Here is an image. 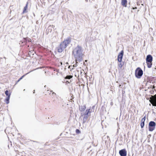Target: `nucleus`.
<instances>
[{
	"label": "nucleus",
	"mask_w": 156,
	"mask_h": 156,
	"mask_svg": "<svg viewBox=\"0 0 156 156\" xmlns=\"http://www.w3.org/2000/svg\"><path fill=\"white\" fill-rule=\"evenodd\" d=\"M78 62H76V63L75 64H74L73 65V67H76L77 66V63Z\"/></svg>",
	"instance_id": "obj_20"
},
{
	"label": "nucleus",
	"mask_w": 156,
	"mask_h": 156,
	"mask_svg": "<svg viewBox=\"0 0 156 156\" xmlns=\"http://www.w3.org/2000/svg\"><path fill=\"white\" fill-rule=\"evenodd\" d=\"M90 109H87L86 110L85 113H81V116L83 117V123H84L87 119L88 114L90 112Z\"/></svg>",
	"instance_id": "obj_4"
},
{
	"label": "nucleus",
	"mask_w": 156,
	"mask_h": 156,
	"mask_svg": "<svg viewBox=\"0 0 156 156\" xmlns=\"http://www.w3.org/2000/svg\"><path fill=\"white\" fill-rule=\"evenodd\" d=\"M150 101L153 106H156V94L150 98Z\"/></svg>",
	"instance_id": "obj_6"
},
{
	"label": "nucleus",
	"mask_w": 156,
	"mask_h": 156,
	"mask_svg": "<svg viewBox=\"0 0 156 156\" xmlns=\"http://www.w3.org/2000/svg\"><path fill=\"white\" fill-rule=\"evenodd\" d=\"M156 123L154 121H151L149 123V131H152L155 127Z\"/></svg>",
	"instance_id": "obj_5"
},
{
	"label": "nucleus",
	"mask_w": 156,
	"mask_h": 156,
	"mask_svg": "<svg viewBox=\"0 0 156 156\" xmlns=\"http://www.w3.org/2000/svg\"><path fill=\"white\" fill-rule=\"evenodd\" d=\"M71 41L70 39L68 38L61 43L60 46L58 48V51L61 52L64 50L68 45L69 44Z\"/></svg>",
	"instance_id": "obj_2"
},
{
	"label": "nucleus",
	"mask_w": 156,
	"mask_h": 156,
	"mask_svg": "<svg viewBox=\"0 0 156 156\" xmlns=\"http://www.w3.org/2000/svg\"><path fill=\"white\" fill-rule=\"evenodd\" d=\"M120 62V63H118V66L119 67L121 68L122 66L123 65L121 63V62Z\"/></svg>",
	"instance_id": "obj_18"
},
{
	"label": "nucleus",
	"mask_w": 156,
	"mask_h": 156,
	"mask_svg": "<svg viewBox=\"0 0 156 156\" xmlns=\"http://www.w3.org/2000/svg\"><path fill=\"white\" fill-rule=\"evenodd\" d=\"M136 8H136V7H135V8H134V7H133V9H136Z\"/></svg>",
	"instance_id": "obj_23"
},
{
	"label": "nucleus",
	"mask_w": 156,
	"mask_h": 156,
	"mask_svg": "<svg viewBox=\"0 0 156 156\" xmlns=\"http://www.w3.org/2000/svg\"><path fill=\"white\" fill-rule=\"evenodd\" d=\"M83 51L82 47L79 45L73 49L72 52L73 55L76 59V62H77V61L80 62L82 60L83 55Z\"/></svg>",
	"instance_id": "obj_1"
},
{
	"label": "nucleus",
	"mask_w": 156,
	"mask_h": 156,
	"mask_svg": "<svg viewBox=\"0 0 156 156\" xmlns=\"http://www.w3.org/2000/svg\"><path fill=\"white\" fill-rule=\"evenodd\" d=\"M61 64L62 65V62H61Z\"/></svg>",
	"instance_id": "obj_28"
},
{
	"label": "nucleus",
	"mask_w": 156,
	"mask_h": 156,
	"mask_svg": "<svg viewBox=\"0 0 156 156\" xmlns=\"http://www.w3.org/2000/svg\"><path fill=\"white\" fill-rule=\"evenodd\" d=\"M152 57L151 55H148L147 56L146 58V62H152Z\"/></svg>",
	"instance_id": "obj_10"
},
{
	"label": "nucleus",
	"mask_w": 156,
	"mask_h": 156,
	"mask_svg": "<svg viewBox=\"0 0 156 156\" xmlns=\"http://www.w3.org/2000/svg\"><path fill=\"white\" fill-rule=\"evenodd\" d=\"M34 52L33 51V52H32V54H33V55H34Z\"/></svg>",
	"instance_id": "obj_24"
},
{
	"label": "nucleus",
	"mask_w": 156,
	"mask_h": 156,
	"mask_svg": "<svg viewBox=\"0 0 156 156\" xmlns=\"http://www.w3.org/2000/svg\"><path fill=\"white\" fill-rule=\"evenodd\" d=\"M119 154L121 156H126L127 152L126 150L123 149L119 151Z\"/></svg>",
	"instance_id": "obj_9"
},
{
	"label": "nucleus",
	"mask_w": 156,
	"mask_h": 156,
	"mask_svg": "<svg viewBox=\"0 0 156 156\" xmlns=\"http://www.w3.org/2000/svg\"><path fill=\"white\" fill-rule=\"evenodd\" d=\"M5 94L6 95V96H9V92H8V90H7L5 91Z\"/></svg>",
	"instance_id": "obj_19"
},
{
	"label": "nucleus",
	"mask_w": 156,
	"mask_h": 156,
	"mask_svg": "<svg viewBox=\"0 0 156 156\" xmlns=\"http://www.w3.org/2000/svg\"><path fill=\"white\" fill-rule=\"evenodd\" d=\"M87 60H86L85 61V62H87Z\"/></svg>",
	"instance_id": "obj_26"
},
{
	"label": "nucleus",
	"mask_w": 156,
	"mask_h": 156,
	"mask_svg": "<svg viewBox=\"0 0 156 156\" xmlns=\"http://www.w3.org/2000/svg\"><path fill=\"white\" fill-rule=\"evenodd\" d=\"M121 4L122 5L126 7L127 5V0H122Z\"/></svg>",
	"instance_id": "obj_12"
},
{
	"label": "nucleus",
	"mask_w": 156,
	"mask_h": 156,
	"mask_svg": "<svg viewBox=\"0 0 156 156\" xmlns=\"http://www.w3.org/2000/svg\"><path fill=\"white\" fill-rule=\"evenodd\" d=\"M83 65H85V62H84L83 63Z\"/></svg>",
	"instance_id": "obj_25"
},
{
	"label": "nucleus",
	"mask_w": 156,
	"mask_h": 156,
	"mask_svg": "<svg viewBox=\"0 0 156 156\" xmlns=\"http://www.w3.org/2000/svg\"><path fill=\"white\" fill-rule=\"evenodd\" d=\"M76 131L77 133H79L80 132L79 130L78 129H76Z\"/></svg>",
	"instance_id": "obj_22"
},
{
	"label": "nucleus",
	"mask_w": 156,
	"mask_h": 156,
	"mask_svg": "<svg viewBox=\"0 0 156 156\" xmlns=\"http://www.w3.org/2000/svg\"><path fill=\"white\" fill-rule=\"evenodd\" d=\"M54 26L53 25H50L47 28L46 30V33L47 34H49L52 31V29L54 28Z\"/></svg>",
	"instance_id": "obj_8"
},
{
	"label": "nucleus",
	"mask_w": 156,
	"mask_h": 156,
	"mask_svg": "<svg viewBox=\"0 0 156 156\" xmlns=\"http://www.w3.org/2000/svg\"><path fill=\"white\" fill-rule=\"evenodd\" d=\"M86 108V107L85 106H81L80 107V111L82 112L83 111L85 110Z\"/></svg>",
	"instance_id": "obj_14"
},
{
	"label": "nucleus",
	"mask_w": 156,
	"mask_h": 156,
	"mask_svg": "<svg viewBox=\"0 0 156 156\" xmlns=\"http://www.w3.org/2000/svg\"><path fill=\"white\" fill-rule=\"evenodd\" d=\"M146 119L145 116H144L143 118L141 120V123L140 124V126H141V128H143L144 126V121Z\"/></svg>",
	"instance_id": "obj_11"
},
{
	"label": "nucleus",
	"mask_w": 156,
	"mask_h": 156,
	"mask_svg": "<svg viewBox=\"0 0 156 156\" xmlns=\"http://www.w3.org/2000/svg\"><path fill=\"white\" fill-rule=\"evenodd\" d=\"M147 67L149 68H150L151 66L152 65V62H147Z\"/></svg>",
	"instance_id": "obj_15"
},
{
	"label": "nucleus",
	"mask_w": 156,
	"mask_h": 156,
	"mask_svg": "<svg viewBox=\"0 0 156 156\" xmlns=\"http://www.w3.org/2000/svg\"><path fill=\"white\" fill-rule=\"evenodd\" d=\"M24 76H22V77H21V78L18 80L17 82H19L22 79V78H23V77L24 76Z\"/></svg>",
	"instance_id": "obj_21"
},
{
	"label": "nucleus",
	"mask_w": 156,
	"mask_h": 156,
	"mask_svg": "<svg viewBox=\"0 0 156 156\" xmlns=\"http://www.w3.org/2000/svg\"><path fill=\"white\" fill-rule=\"evenodd\" d=\"M10 94H9V96H8L5 99V102L7 104L9 103V100L10 99Z\"/></svg>",
	"instance_id": "obj_13"
},
{
	"label": "nucleus",
	"mask_w": 156,
	"mask_h": 156,
	"mask_svg": "<svg viewBox=\"0 0 156 156\" xmlns=\"http://www.w3.org/2000/svg\"><path fill=\"white\" fill-rule=\"evenodd\" d=\"M143 74V72L140 68H137L135 70V75L136 77L140 78Z\"/></svg>",
	"instance_id": "obj_3"
},
{
	"label": "nucleus",
	"mask_w": 156,
	"mask_h": 156,
	"mask_svg": "<svg viewBox=\"0 0 156 156\" xmlns=\"http://www.w3.org/2000/svg\"><path fill=\"white\" fill-rule=\"evenodd\" d=\"M72 77H73V76H72L68 75V76H67L66 77L65 79H71V78H72Z\"/></svg>",
	"instance_id": "obj_17"
},
{
	"label": "nucleus",
	"mask_w": 156,
	"mask_h": 156,
	"mask_svg": "<svg viewBox=\"0 0 156 156\" xmlns=\"http://www.w3.org/2000/svg\"><path fill=\"white\" fill-rule=\"evenodd\" d=\"M27 4L25 6L24 8V10L23 11V12H27L26 10L27 9Z\"/></svg>",
	"instance_id": "obj_16"
},
{
	"label": "nucleus",
	"mask_w": 156,
	"mask_h": 156,
	"mask_svg": "<svg viewBox=\"0 0 156 156\" xmlns=\"http://www.w3.org/2000/svg\"><path fill=\"white\" fill-rule=\"evenodd\" d=\"M53 93V94H55V93L54 92H53V93Z\"/></svg>",
	"instance_id": "obj_27"
},
{
	"label": "nucleus",
	"mask_w": 156,
	"mask_h": 156,
	"mask_svg": "<svg viewBox=\"0 0 156 156\" xmlns=\"http://www.w3.org/2000/svg\"><path fill=\"white\" fill-rule=\"evenodd\" d=\"M123 55V51H121V52L119 54L118 56V60L119 62H121Z\"/></svg>",
	"instance_id": "obj_7"
}]
</instances>
